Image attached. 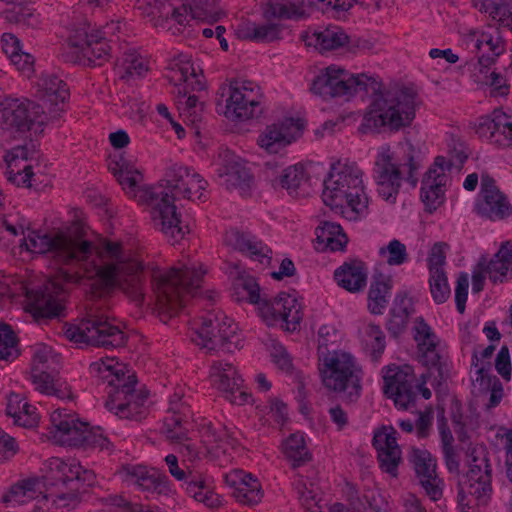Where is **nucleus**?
<instances>
[{
	"label": "nucleus",
	"mask_w": 512,
	"mask_h": 512,
	"mask_svg": "<svg viewBox=\"0 0 512 512\" xmlns=\"http://www.w3.org/2000/svg\"><path fill=\"white\" fill-rule=\"evenodd\" d=\"M21 247L32 253H49L61 264H77L84 276L92 281L95 297L119 288L135 305L141 306L145 302L143 266L126 255L118 242L106 240L96 247L69 233L29 231Z\"/></svg>",
	"instance_id": "nucleus-1"
},
{
	"label": "nucleus",
	"mask_w": 512,
	"mask_h": 512,
	"mask_svg": "<svg viewBox=\"0 0 512 512\" xmlns=\"http://www.w3.org/2000/svg\"><path fill=\"white\" fill-rule=\"evenodd\" d=\"M310 90L324 99L341 98L345 101L361 92L371 93L373 99L362 123V127L367 129L399 131L409 127L421 103L412 87L394 85L381 90L377 78L365 73L353 74L334 64L319 71L311 82Z\"/></svg>",
	"instance_id": "nucleus-2"
},
{
	"label": "nucleus",
	"mask_w": 512,
	"mask_h": 512,
	"mask_svg": "<svg viewBox=\"0 0 512 512\" xmlns=\"http://www.w3.org/2000/svg\"><path fill=\"white\" fill-rule=\"evenodd\" d=\"M207 184L190 168L173 166L158 185L143 188L140 197L150 209L153 225L166 236L178 241L188 232V227L181 225L174 202L192 200V192L205 190Z\"/></svg>",
	"instance_id": "nucleus-3"
},
{
	"label": "nucleus",
	"mask_w": 512,
	"mask_h": 512,
	"mask_svg": "<svg viewBox=\"0 0 512 512\" xmlns=\"http://www.w3.org/2000/svg\"><path fill=\"white\" fill-rule=\"evenodd\" d=\"M90 370L108 384L106 408L123 419L141 420L147 414L148 392L136 388L137 378L113 358L90 365Z\"/></svg>",
	"instance_id": "nucleus-4"
},
{
	"label": "nucleus",
	"mask_w": 512,
	"mask_h": 512,
	"mask_svg": "<svg viewBox=\"0 0 512 512\" xmlns=\"http://www.w3.org/2000/svg\"><path fill=\"white\" fill-rule=\"evenodd\" d=\"M205 272L202 265L196 264L153 270V310L163 323L177 315L189 297L197 295Z\"/></svg>",
	"instance_id": "nucleus-5"
},
{
	"label": "nucleus",
	"mask_w": 512,
	"mask_h": 512,
	"mask_svg": "<svg viewBox=\"0 0 512 512\" xmlns=\"http://www.w3.org/2000/svg\"><path fill=\"white\" fill-rule=\"evenodd\" d=\"M423 160L422 150L409 141L400 143L396 153H392L388 146L381 147L374 168L379 196L389 203H395L402 180L416 187L417 172Z\"/></svg>",
	"instance_id": "nucleus-6"
},
{
	"label": "nucleus",
	"mask_w": 512,
	"mask_h": 512,
	"mask_svg": "<svg viewBox=\"0 0 512 512\" xmlns=\"http://www.w3.org/2000/svg\"><path fill=\"white\" fill-rule=\"evenodd\" d=\"M323 185V202L335 213L349 221H357L368 214L362 171L355 163L333 167Z\"/></svg>",
	"instance_id": "nucleus-7"
},
{
	"label": "nucleus",
	"mask_w": 512,
	"mask_h": 512,
	"mask_svg": "<svg viewBox=\"0 0 512 512\" xmlns=\"http://www.w3.org/2000/svg\"><path fill=\"white\" fill-rule=\"evenodd\" d=\"M235 289L242 298H247L252 304L258 305L259 313L267 325L280 324L286 331H295L302 319L301 307L296 297L280 292L273 300L263 298L260 287L252 277L239 278Z\"/></svg>",
	"instance_id": "nucleus-8"
},
{
	"label": "nucleus",
	"mask_w": 512,
	"mask_h": 512,
	"mask_svg": "<svg viewBox=\"0 0 512 512\" xmlns=\"http://www.w3.org/2000/svg\"><path fill=\"white\" fill-rule=\"evenodd\" d=\"M64 335L76 344L103 348L123 347L127 340L124 332L109 320L97 303L87 307L85 316L77 325L67 327Z\"/></svg>",
	"instance_id": "nucleus-9"
},
{
	"label": "nucleus",
	"mask_w": 512,
	"mask_h": 512,
	"mask_svg": "<svg viewBox=\"0 0 512 512\" xmlns=\"http://www.w3.org/2000/svg\"><path fill=\"white\" fill-rule=\"evenodd\" d=\"M450 158L437 156L434 163L424 174L421 182L420 197L429 213L436 211L445 201V192L448 182L447 170L456 167L458 170L468 158L463 144H458L449 151Z\"/></svg>",
	"instance_id": "nucleus-10"
},
{
	"label": "nucleus",
	"mask_w": 512,
	"mask_h": 512,
	"mask_svg": "<svg viewBox=\"0 0 512 512\" xmlns=\"http://www.w3.org/2000/svg\"><path fill=\"white\" fill-rule=\"evenodd\" d=\"M320 371L325 387L346 393L350 401L360 395V378L353 357L345 352H333L323 358Z\"/></svg>",
	"instance_id": "nucleus-11"
},
{
	"label": "nucleus",
	"mask_w": 512,
	"mask_h": 512,
	"mask_svg": "<svg viewBox=\"0 0 512 512\" xmlns=\"http://www.w3.org/2000/svg\"><path fill=\"white\" fill-rule=\"evenodd\" d=\"M468 471L459 483V497H473L478 504H486L491 494V470L483 447H472L467 451Z\"/></svg>",
	"instance_id": "nucleus-12"
},
{
	"label": "nucleus",
	"mask_w": 512,
	"mask_h": 512,
	"mask_svg": "<svg viewBox=\"0 0 512 512\" xmlns=\"http://www.w3.org/2000/svg\"><path fill=\"white\" fill-rule=\"evenodd\" d=\"M195 337L192 340L196 345L215 351L220 348H227L231 351L230 345L234 344L237 326L221 312H208L194 322Z\"/></svg>",
	"instance_id": "nucleus-13"
},
{
	"label": "nucleus",
	"mask_w": 512,
	"mask_h": 512,
	"mask_svg": "<svg viewBox=\"0 0 512 512\" xmlns=\"http://www.w3.org/2000/svg\"><path fill=\"white\" fill-rule=\"evenodd\" d=\"M223 90L227 94L225 116L228 119L248 120L261 115V95L253 82L233 80Z\"/></svg>",
	"instance_id": "nucleus-14"
},
{
	"label": "nucleus",
	"mask_w": 512,
	"mask_h": 512,
	"mask_svg": "<svg viewBox=\"0 0 512 512\" xmlns=\"http://www.w3.org/2000/svg\"><path fill=\"white\" fill-rule=\"evenodd\" d=\"M165 462L171 476L183 483L182 486L190 497L209 508H216L221 504L220 497L213 491L207 478L201 472L183 461L180 465L174 454L167 455Z\"/></svg>",
	"instance_id": "nucleus-15"
},
{
	"label": "nucleus",
	"mask_w": 512,
	"mask_h": 512,
	"mask_svg": "<svg viewBox=\"0 0 512 512\" xmlns=\"http://www.w3.org/2000/svg\"><path fill=\"white\" fill-rule=\"evenodd\" d=\"M47 115L41 105L30 101L5 98L0 100V128L27 131L45 124Z\"/></svg>",
	"instance_id": "nucleus-16"
},
{
	"label": "nucleus",
	"mask_w": 512,
	"mask_h": 512,
	"mask_svg": "<svg viewBox=\"0 0 512 512\" xmlns=\"http://www.w3.org/2000/svg\"><path fill=\"white\" fill-rule=\"evenodd\" d=\"M113 29L106 26L104 30H91L83 25L74 29L69 36V45L78 54L79 61L88 65H101L109 57V45L105 41L106 36Z\"/></svg>",
	"instance_id": "nucleus-17"
},
{
	"label": "nucleus",
	"mask_w": 512,
	"mask_h": 512,
	"mask_svg": "<svg viewBox=\"0 0 512 512\" xmlns=\"http://www.w3.org/2000/svg\"><path fill=\"white\" fill-rule=\"evenodd\" d=\"M64 289L59 281L49 280L43 286L27 292V311L35 320L61 316L64 306L61 294Z\"/></svg>",
	"instance_id": "nucleus-18"
},
{
	"label": "nucleus",
	"mask_w": 512,
	"mask_h": 512,
	"mask_svg": "<svg viewBox=\"0 0 512 512\" xmlns=\"http://www.w3.org/2000/svg\"><path fill=\"white\" fill-rule=\"evenodd\" d=\"M211 383L232 404L244 405L250 402L251 395L243 390V379L237 368L226 360H214L210 365Z\"/></svg>",
	"instance_id": "nucleus-19"
},
{
	"label": "nucleus",
	"mask_w": 512,
	"mask_h": 512,
	"mask_svg": "<svg viewBox=\"0 0 512 512\" xmlns=\"http://www.w3.org/2000/svg\"><path fill=\"white\" fill-rule=\"evenodd\" d=\"M478 136L499 147H512V115L494 110L491 115L480 117L475 124Z\"/></svg>",
	"instance_id": "nucleus-20"
},
{
	"label": "nucleus",
	"mask_w": 512,
	"mask_h": 512,
	"mask_svg": "<svg viewBox=\"0 0 512 512\" xmlns=\"http://www.w3.org/2000/svg\"><path fill=\"white\" fill-rule=\"evenodd\" d=\"M476 209L479 215L500 220L510 215L512 208L506 196L498 189L488 174L481 175V191Z\"/></svg>",
	"instance_id": "nucleus-21"
},
{
	"label": "nucleus",
	"mask_w": 512,
	"mask_h": 512,
	"mask_svg": "<svg viewBox=\"0 0 512 512\" xmlns=\"http://www.w3.org/2000/svg\"><path fill=\"white\" fill-rule=\"evenodd\" d=\"M301 133L299 120L285 118L274 122L259 135L258 145L268 153H278L294 142Z\"/></svg>",
	"instance_id": "nucleus-22"
},
{
	"label": "nucleus",
	"mask_w": 512,
	"mask_h": 512,
	"mask_svg": "<svg viewBox=\"0 0 512 512\" xmlns=\"http://www.w3.org/2000/svg\"><path fill=\"white\" fill-rule=\"evenodd\" d=\"M414 374L410 367L389 368L384 376V393L393 399L395 405L407 409L416 397L414 392Z\"/></svg>",
	"instance_id": "nucleus-23"
},
{
	"label": "nucleus",
	"mask_w": 512,
	"mask_h": 512,
	"mask_svg": "<svg viewBox=\"0 0 512 512\" xmlns=\"http://www.w3.org/2000/svg\"><path fill=\"white\" fill-rule=\"evenodd\" d=\"M409 460L426 494L438 500L442 496V481L436 473V459L427 450L413 448Z\"/></svg>",
	"instance_id": "nucleus-24"
},
{
	"label": "nucleus",
	"mask_w": 512,
	"mask_h": 512,
	"mask_svg": "<svg viewBox=\"0 0 512 512\" xmlns=\"http://www.w3.org/2000/svg\"><path fill=\"white\" fill-rule=\"evenodd\" d=\"M219 159V176L225 177L223 185L228 190H238L240 194H246L253 183V176L243 160L229 150L221 152Z\"/></svg>",
	"instance_id": "nucleus-25"
},
{
	"label": "nucleus",
	"mask_w": 512,
	"mask_h": 512,
	"mask_svg": "<svg viewBox=\"0 0 512 512\" xmlns=\"http://www.w3.org/2000/svg\"><path fill=\"white\" fill-rule=\"evenodd\" d=\"M36 87V96L49 104L47 119H58L63 112V104L69 96L66 83L55 74H44L38 80Z\"/></svg>",
	"instance_id": "nucleus-26"
},
{
	"label": "nucleus",
	"mask_w": 512,
	"mask_h": 512,
	"mask_svg": "<svg viewBox=\"0 0 512 512\" xmlns=\"http://www.w3.org/2000/svg\"><path fill=\"white\" fill-rule=\"evenodd\" d=\"M119 475L123 481L149 493L167 494L169 491L167 477L146 466L125 465L119 471Z\"/></svg>",
	"instance_id": "nucleus-27"
},
{
	"label": "nucleus",
	"mask_w": 512,
	"mask_h": 512,
	"mask_svg": "<svg viewBox=\"0 0 512 512\" xmlns=\"http://www.w3.org/2000/svg\"><path fill=\"white\" fill-rule=\"evenodd\" d=\"M373 445L378 452V460L382 471L392 476L397 475L401 461V450L397 444L396 431L390 427L377 431L373 437Z\"/></svg>",
	"instance_id": "nucleus-28"
},
{
	"label": "nucleus",
	"mask_w": 512,
	"mask_h": 512,
	"mask_svg": "<svg viewBox=\"0 0 512 512\" xmlns=\"http://www.w3.org/2000/svg\"><path fill=\"white\" fill-rule=\"evenodd\" d=\"M224 242L235 250L247 253L253 260L259 261L261 264L270 262L271 249L250 233L231 229L226 232Z\"/></svg>",
	"instance_id": "nucleus-29"
},
{
	"label": "nucleus",
	"mask_w": 512,
	"mask_h": 512,
	"mask_svg": "<svg viewBox=\"0 0 512 512\" xmlns=\"http://www.w3.org/2000/svg\"><path fill=\"white\" fill-rule=\"evenodd\" d=\"M228 482L234 486L233 496L239 503L252 506L261 501V486L251 474L238 471L228 478Z\"/></svg>",
	"instance_id": "nucleus-30"
},
{
	"label": "nucleus",
	"mask_w": 512,
	"mask_h": 512,
	"mask_svg": "<svg viewBox=\"0 0 512 512\" xmlns=\"http://www.w3.org/2000/svg\"><path fill=\"white\" fill-rule=\"evenodd\" d=\"M337 284L343 289L356 293L364 289L367 282V272L362 262H345L334 272Z\"/></svg>",
	"instance_id": "nucleus-31"
},
{
	"label": "nucleus",
	"mask_w": 512,
	"mask_h": 512,
	"mask_svg": "<svg viewBox=\"0 0 512 512\" xmlns=\"http://www.w3.org/2000/svg\"><path fill=\"white\" fill-rule=\"evenodd\" d=\"M307 0H271L263 8V16L266 20L270 19H302L308 13Z\"/></svg>",
	"instance_id": "nucleus-32"
},
{
	"label": "nucleus",
	"mask_w": 512,
	"mask_h": 512,
	"mask_svg": "<svg viewBox=\"0 0 512 512\" xmlns=\"http://www.w3.org/2000/svg\"><path fill=\"white\" fill-rule=\"evenodd\" d=\"M511 265L512 249L508 242L502 243L499 251L490 260L486 256H481L478 261V267L484 270L494 283L503 281Z\"/></svg>",
	"instance_id": "nucleus-33"
},
{
	"label": "nucleus",
	"mask_w": 512,
	"mask_h": 512,
	"mask_svg": "<svg viewBox=\"0 0 512 512\" xmlns=\"http://www.w3.org/2000/svg\"><path fill=\"white\" fill-rule=\"evenodd\" d=\"M392 279L382 273L373 275L368 292V309L372 314H382L391 296Z\"/></svg>",
	"instance_id": "nucleus-34"
},
{
	"label": "nucleus",
	"mask_w": 512,
	"mask_h": 512,
	"mask_svg": "<svg viewBox=\"0 0 512 512\" xmlns=\"http://www.w3.org/2000/svg\"><path fill=\"white\" fill-rule=\"evenodd\" d=\"M51 421L54 427L59 431L65 441L72 446H84L88 425L84 422H79L71 416L61 418L60 413H53Z\"/></svg>",
	"instance_id": "nucleus-35"
},
{
	"label": "nucleus",
	"mask_w": 512,
	"mask_h": 512,
	"mask_svg": "<svg viewBox=\"0 0 512 512\" xmlns=\"http://www.w3.org/2000/svg\"><path fill=\"white\" fill-rule=\"evenodd\" d=\"M415 340L422 353L423 363L432 367L437 366L440 362V355L436 349L437 337L422 319L415 325Z\"/></svg>",
	"instance_id": "nucleus-36"
},
{
	"label": "nucleus",
	"mask_w": 512,
	"mask_h": 512,
	"mask_svg": "<svg viewBox=\"0 0 512 512\" xmlns=\"http://www.w3.org/2000/svg\"><path fill=\"white\" fill-rule=\"evenodd\" d=\"M308 46H314L320 52L340 48L348 42V35L340 28H326L306 36Z\"/></svg>",
	"instance_id": "nucleus-37"
},
{
	"label": "nucleus",
	"mask_w": 512,
	"mask_h": 512,
	"mask_svg": "<svg viewBox=\"0 0 512 512\" xmlns=\"http://www.w3.org/2000/svg\"><path fill=\"white\" fill-rule=\"evenodd\" d=\"M411 312V299L402 293L396 295L387 323V328L393 336H397L404 330Z\"/></svg>",
	"instance_id": "nucleus-38"
},
{
	"label": "nucleus",
	"mask_w": 512,
	"mask_h": 512,
	"mask_svg": "<svg viewBox=\"0 0 512 512\" xmlns=\"http://www.w3.org/2000/svg\"><path fill=\"white\" fill-rule=\"evenodd\" d=\"M169 412L171 415L165 418L163 426V433L166 438L174 443L186 439V436H188V428L186 427L188 421L185 408L183 405L179 409L171 406Z\"/></svg>",
	"instance_id": "nucleus-39"
},
{
	"label": "nucleus",
	"mask_w": 512,
	"mask_h": 512,
	"mask_svg": "<svg viewBox=\"0 0 512 512\" xmlns=\"http://www.w3.org/2000/svg\"><path fill=\"white\" fill-rule=\"evenodd\" d=\"M50 470L52 477L61 481L63 484H71L70 490H78V480L82 471V466L75 460L66 462L59 458L50 461Z\"/></svg>",
	"instance_id": "nucleus-40"
},
{
	"label": "nucleus",
	"mask_w": 512,
	"mask_h": 512,
	"mask_svg": "<svg viewBox=\"0 0 512 512\" xmlns=\"http://www.w3.org/2000/svg\"><path fill=\"white\" fill-rule=\"evenodd\" d=\"M39 484V481L35 479L19 482L11 487L9 492L3 496L2 501L5 503L15 502L16 504H23L39 496L42 497V492L37 489Z\"/></svg>",
	"instance_id": "nucleus-41"
},
{
	"label": "nucleus",
	"mask_w": 512,
	"mask_h": 512,
	"mask_svg": "<svg viewBox=\"0 0 512 512\" xmlns=\"http://www.w3.org/2000/svg\"><path fill=\"white\" fill-rule=\"evenodd\" d=\"M280 183L290 195H298V190L305 191V187L309 185V176L305 168L298 164L286 168L281 177Z\"/></svg>",
	"instance_id": "nucleus-42"
},
{
	"label": "nucleus",
	"mask_w": 512,
	"mask_h": 512,
	"mask_svg": "<svg viewBox=\"0 0 512 512\" xmlns=\"http://www.w3.org/2000/svg\"><path fill=\"white\" fill-rule=\"evenodd\" d=\"M189 12L191 18L209 23L217 22L224 15L216 0H190Z\"/></svg>",
	"instance_id": "nucleus-43"
},
{
	"label": "nucleus",
	"mask_w": 512,
	"mask_h": 512,
	"mask_svg": "<svg viewBox=\"0 0 512 512\" xmlns=\"http://www.w3.org/2000/svg\"><path fill=\"white\" fill-rule=\"evenodd\" d=\"M284 453L292 462L293 467L300 466L310 460L304 436L300 433H294L289 436L284 443Z\"/></svg>",
	"instance_id": "nucleus-44"
},
{
	"label": "nucleus",
	"mask_w": 512,
	"mask_h": 512,
	"mask_svg": "<svg viewBox=\"0 0 512 512\" xmlns=\"http://www.w3.org/2000/svg\"><path fill=\"white\" fill-rule=\"evenodd\" d=\"M121 69L123 70L122 79L129 81L141 78L148 71V62L134 51L127 52L122 59Z\"/></svg>",
	"instance_id": "nucleus-45"
},
{
	"label": "nucleus",
	"mask_w": 512,
	"mask_h": 512,
	"mask_svg": "<svg viewBox=\"0 0 512 512\" xmlns=\"http://www.w3.org/2000/svg\"><path fill=\"white\" fill-rule=\"evenodd\" d=\"M9 8L2 11L4 18L16 24H22L27 27L35 28L39 25L40 21L38 15H35L34 10L30 7L21 4H13Z\"/></svg>",
	"instance_id": "nucleus-46"
},
{
	"label": "nucleus",
	"mask_w": 512,
	"mask_h": 512,
	"mask_svg": "<svg viewBox=\"0 0 512 512\" xmlns=\"http://www.w3.org/2000/svg\"><path fill=\"white\" fill-rule=\"evenodd\" d=\"M476 377L472 380V394L481 396L487 394L493 387L499 385L500 381L496 376L489 375V364H475Z\"/></svg>",
	"instance_id": "nucleus-47"
},
{
	"label": "nucleus",
	"mask_w": 512,
	"mask_h": 512,
	"mask_svg": "<svg viewBox=\"0 0 512 512\" xmlns=\"http://www.w3.org/2000/svg\"><path fill=\"white\" fill-rule=\"evenodd\" d=\"M430 292L433 300L438 303H444L451 294L448 278L445 271L431 272L429 277Z\"/></svg>",
	"instance_id": "nucleus-48"
},
{
	"label": "nucleus",
	"mask_w": 512,
	"mask_h": 512,
	"mask_svg": "<svg viewBox=\"0 0 512 512\" xmlns=\"http://www.w3.org/2000/svg\"><path fill=\"white\" fill-rule=\"evenodd\" d=\"M366 346L371 351L373 360H377L385 349V336L379 326L368 324L364 328Z\"/></svg>",
	"instance_id": "nucleus-49"
},
{
	"label": "nucleus",
	"mask_w": 512,
	"mask_h": 512,
	"mask_svg": "<svg viewBox=\"0 0 512 512\" xmlns=\"http://www.w3.org/2000/svg\"><path fill=\"white\" fill-rule=\"evenodd\" d=\"M16 339L10 326L0 322V360H10L17 356Z\"/></svg>",
	"instance_id": "nucleus-50"
},
{
	"label": "nucleus",
	"mask_w": 512,
	"mask_h": 512,
	"mask_svg": "<svg viewBox=\"0 0 512 512\" xmlns=\"http://www.w3.org/2000/svg\"><path fill=\"white\" fill-rule=\"evenodd\" d=\"M36 151L33 146L28 145L16 146L11 150L7 151L4 160L7 164L8 169H19L22 168L20 163L35 158Z\"/></svg>",
	"instance_id": "nucleus-51"
},
{
	"label": "nucleus",
	"mask_w": 512,
	"mask_h": 512,
	"mask_svg": "<svg viewBox=\"0 0 512 512\" xmlns=\"http://www.w3.org/2000/svg\"><path fill=\"white\" fill-rule=\"evenodd\" d=\"M381 256L387 254V263L391 266H398L407 261V251L403 243L397 239L391 240L386 247L379 250Z\"/></svg>",
	"instance_id": "nucleus-52"
},
{
	"label": "nucleus",
	"mask_w": 512,
	"mask_h": 512,
	"mask_svg": "<svg viewBox=\"0 0 512 512\" xmlns=\"http://www.w3.org/2000/svg\"><path fill=\"white\" fill-rule=\"evenodd\" d=\"M179 109L189 122L195 124L200 119L203 110V104L199 102L197 96L189 95L186 99L177 100Z\"/></svg>",
	"instance_id": "nucleus-53"
},
{
	"label": "nucleus",
	"mask_w": 512,
	"mask_h": 512,
	"mask_svg": "<svg viewBox=\"0 0 512 512\" xmlns=\"http://www.w3.org/2000/svg\"><path fill=\"white\" fill-rule=\"evenodd\" d=\"M448 249V244L444 242H436L429 253L428 257V268L429 272H442L444 270V265L446 263V250Z\"/></svg>",
	"instance_id": "nucleus-54"
},
{
	"label": "nucleus",
	"mask_w": 512,
	"mask_h": 512,
	"mask_svg": "<svg viewBox=\"0 0 512 512\" xmlns=\"http://www.w3.org/2000/svg\"><path fill=\"white\" fill-rule=\"evenodd\" d=\"M316 237L319 243L325 244L331 251L342 250L348 241L346 235L332 234L319 227L316 229Z\"/></svg>",
	"instance_id": "nucleus-55"
},
{
	"label": "nucleus",
	"mask_w": 512,
	"mask_h": 512,
	"mask_svg": "<svg viewBox=\"0 0 512 512\" xmlns=\"http://www.w3.org/2000/svg\"><path fill=\"white\" fill-rule=\"evenodd\" d=\"M76 490H71L69 493H60L57 495H42V500L51 502V507L48 510H59L63 508L74 507L78 502V496L75 493Z\"/></svg>",
	"instance_id": "nucleus-56"
},
{
	"label": "nucleus",
	"mask_w": 512,
	"mask_h": 512,
	"mask_svg": "<svg viewBox=\"0 0 512 512\" xmlns=\"http://www.w3.org/2000/svg\"><path fill=\"white\" fill-rule=\"evenodd\" d=\"M282 27L276 23L256 24V32L254 34L255 42H272L280 39Z\"/></svg>",
	"instance_id": "nucleus-57"
},
{
	"label": "nucleus",
	"mask_w": 512,
	"mask_h": 512,
	"mask_svg": "<svg viewBox=\"0 0 512 512\" xmlns=\"http://www.w3.org/2000/svg\"><path fill=\"white\" fill-rule=\"evenodd\" d=\"M147 14L153 18H158L154 23L155 26L160 25V20H168L172 5L167 0H147Z\"/></svg>",
	"instance_id": "nucleus-58"
},
{
	"label": "nucleus",
	"mask_w": 512,
	"mask_h": 512,
	"mask_svg": "<svg viewBox=\"0 0 512 512\" xmlns=\"http://www.w3.org/2000/svg\"><path fill=\"white\" fill-rule=\"evenodd\" d=\"M142 179V175L139 171L134 170V172H122L119 173V176L117 177V180L119 184L123 187L124 190H126L127 194L137 196V193L139 196H141V191L143 189H137V184ZM140 201L144 202L141 197H139Z\"/></svg>",
	"instance_id": "nucleus-59"
},
{
	"label": "nucleus",
	"mask_w": 512,
	"mask_h": 512,
	"mask_svg": "<svg viewBox=\"0 0 512 512\" xmlns=\"http://www.w3.org/2000/svg\"><path fill=\"white\" fill-rule=\"evenodd\" d=\"M469 277L465 272H461L457 278L455 288V302L459 313H464L465 304L468 297Z\"/></svg>",
	"instance_id": "nucleus-60"
},
{
	"label": "nucleus",
	"mask_w": 512,
	"mask_h": 512,
	"mask_svg": "<svg viewBox=\"0 0 512 512\" xmlns=\"http://www.w3.org/2000/svg\"><path fill=\"white\" fill-rule=\"evenodd\" d=\"M270 355L273 362L279 369L290 372L292 369V359L287 352L286 348L280 343H273L270 350Z\"/></svg>",
	"instance_id": "nucleus-61"
},
{
	"label": "nucleus",
	"mask_w": 512,
	"mask_h": 512,
	"mask_svg": "<svg viewBox=\"0 0 512 512\" xmlns=\"http://www.w3.org/2000/svg\"><path fill=\"white\" fill-rule=\"evenodd\" d=\"M31 379L36 390L48 395L52 393V385L56 380L49 373L44 370L38 371V366H36L32 368Z\"/></svg>",
	"instance_id": "nucleus-62"
},
{
	"label": "nucleus",
	"mask_w": 512,
	"mask_h": 512,
	"mask_svg": "<svg viewBox=\"0 0 512 512\" xmlns=\"http://www.w3.org/2000/svg\"><path fill=\"white\" fill-rule=\"evenodd\" d=\"M484 45L488 47L489 51H491L494 56H500L505 51L503 41L500 37L493 38L491 35L482 34L480 38L476 39L475 47L481 50Z\"/></svg>",
	"instance_id": "nucleus-63"
},
{
	"label": "nucleus",
	"mask_w": 512,
	"mask_h": 512,
	"mask_svg": "<svg viewBox=\"0 0 512 512\" xmlns=\"http://www.w3.org/2000/svg\"><path fill=\"white\" fill-rule=\"evenodd\" d=\"M179 444V453L183 458V462L193 463L200 458V449L188 436L186 439L176 442Z\"/></svg>",
	"instance_id": "nucleus-64"
}]
</instances>
